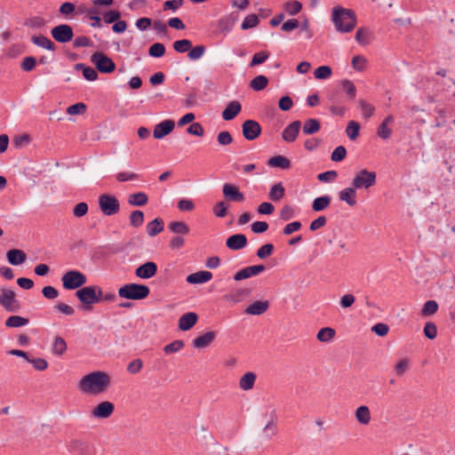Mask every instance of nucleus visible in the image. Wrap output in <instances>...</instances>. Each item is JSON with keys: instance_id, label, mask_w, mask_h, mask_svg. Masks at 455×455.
<instances>
[{"instance_id": "f257e3e1", "label": "nucleus", "mask_w": 455, "mask_h": 455, "mask_svg": "<svg viewBox=\"0 0 455 455\" xmlns=\"http://www.w3.org/2000/svg\"><path fill=\"white\" fill-rule=\"evenodd\" d=\"M110 384V377L104 371H92L84 376L79 382V389L85 394H100Z\"/></svg>"}, {"instance_id": "f03ea898", "label": "nucleus", "mask_w": 455, "mask_h": 455, "mask_svg": "<svg viewBox=\"0 0 455 455\" xmlns=\"http://www.w3.org/2000/svg\"><path fill=\"white\" fill-rule=\"evenodd\" d=\"M331 20L340 33L351 32L357 22L355 12L353 10L339 5L332 9Z\"/></svg>"}, {"instance_id": "7ed1b4c3", "label": "nucleus", "mask_w": 455, "mask_h": 455, "mask_svg": "<svg viewBox=\"0 0 455 455\" xmlns=\"http://www.w3.org/2000/svg\"><path fill=\"white\" fill-rule=\"evenodd\" d=\"M76 298L81 303V309L84 311H92V306L99 303L100 296V286L88 285L83 286L75 292Z\"/></svg>"}, {"instance_id": "20e7f679", "label": "nucleus", "mask_w": 455, "mask_h": 455, "mask_svg": "<svg viewBox=\"0 0 455 455\" xmlns=\"http://www.w3.org/2000/svg\"><path fill=\"white\" fill-rule=\"evenodd\" d=\"M150 289L142 283H130L118 289V296L130 300H141L148 297Z\"/></svg>"}, {"instance_id": "39448f33", "label": "nucleus", "mask_w": 455, "mask_h": 455, "mask_svg": "<svg viewBox=\"0 0 455 455\" xmlns=\"http://www.w3.org/2000/svg\"><path fill=\"white\" fill-rule=\"evenodd\" d=\"M61 283L65 290L77 291L87 283V277L83 272L76 269H71L62 275Z\"/></svg>"}, {"instance_id": "423d86ee", "label": "nucleus", "mask_w": 455, "mask_h": 455, "mask_svg": "<svg viewBox=\"0 0 455 455\" xmlns=\"http://www.w3.org/2000/svg\"><path fill=\"white\" fill-rule=\"evenodd\" d=\"M376 181L377 174L375 172L363 169L356 172L351 185L355 189H369L376 184Z\"/></svg>"}, {"instance_id": "0eeeda50", "label": "nucleus", "mask_w": 455, "mask_h": 455, "mask_svg": "<svg viewBox=\"0 0 455 455\" xmlns=\"http://www.w3.org/2000/svg\"><path fill=\"white\" fill-rule=\"evenodd\" d=\"M99 207L106 216H112L119 212L120 203L118 199L110 194H102L98 198Z\"/></svg>"}, {"instance_id": "6e6552de", "label": "nucleus", "mask_w": 455, "mask_h": 455, "mask_svg": "<svg viewBox=\"0 0 455 455\" xmlns=\"http://www.w3.org/2000/svg\"><path fill=\"white\" fill-rule=\"evenodd\" d=\"M91 61L96 69L102 74H110L116 69V63L102 52H95L91 56Z\"/></svg>"}, {"instance_id": "1a4fd4ad", "label": "nucleus", "mask_w": 455, "mask_h": 455, "mask_svg": "<svg viewBox=\"0 0 455 455\" xmlns=\"http://www.w3.org/2000/svg\"><path fill=\"white\" fill-rule=\"evenodd\" d=\"M0 305L10 313H17L21 309L20 302L16 299V294L12 290L1 288Z\"/></svg>"}, {"instance_id": "9d476101", "label": "nucleus", "mask_w": 455, "mask_h": 455, "mask_svg": "<svg viewBox=\"0 0 455 455\" xmlns=\"http://www.w3.org/2000/svg\"><path fill=\"white\" fill-rule=\"evenodd\" d=\"M51 35L56 42L66 44L73 39L74 31L70 25L60 24L52 28Z\"/></svg>"}, {"instance_id": "9b49d317", "label": "nucleus", "mask_w": 455, "mask_h": 455, "mask_svg": "<svg viewBox=\"0 0 455 455\" xmlns=\"http://www.w3.org/2000/svg\"><path fill=\"white\" fill-rule=\"evenodd\" d=\"M260 124L252 119H247L242 124V133L247 140H254L261 134Z\"/></svg>"}, {"instance_id": "f8f14e48", "label": "nucleus", "mask_w": 455, "mask_h": 455, "mask_svg": "<svg viewBox=\"0 0 455 455\" xmlns=\"http://www.w3.org/2000/svg\"><path fill=\"white\" fill-rule=\"evenodd\" d=\"M266 270V267L263 264L249 266L237 271L233 279L236 282L250 278L259 275Z\"/></svg>"}, {"instance_id": "ddd939ff", "label": "nucleus", "mask_w": 455, "mask_h": 455, "mask_svg": "<svg viewBox=\"0 0 455 455\" xmlns=\"http://www.w3.org/2000/svg\"><path fill=\"white\" fill-rule=\"evenodd\" d=\"M175 128V122L172 119H165L156 124L153 131V137L156 140L164 139L172 132Z\"/></svg>"}, {"instance_id": "4468645a", "label": "nucleus", "mask_w": 455, "mask_h": 455, "mask_svg": "<svg viewBox=\"0 0 455 455\" xmlns=\"http://www.w3.org/2000/svg\"><path fill=\"white\" fill-rule=\"evenodd\" d=\"M222 194L226 200L231 202L241 203L245 199L243 193L239 190L238 187L231 183H225L223 185Z\"/></svg>"}, {"instance_id": "2eb2a0df", "label": "nucleus", "mask_w": 455, "mask_h": 455, "mask_svg": "<svg viewBox=\"0 0 455 455\" xmlns=\"http://www.w3.org/2000/svg\"><path fill=\"white\" fill-rule=\"evenodd\" d=\"M157 273V265L154 261H147L135 269L136 276L141 279H149Z\"/></svg>"}, {"instance_id": "dca6fc26", "label": "nucleus", "mask_w": 455, "mask_h": 455, "mask_svg": "<svg viewBox=\"0 0 455 455\" xmlns=\"http://www.w3.org/2000/svg\"><path fill=\"white\" fill-rule=\"evenodd\" d=\"M115 406L111 402L100 403L92 411V416L97 419H107L114 412Z\"/></svg>"}, {"instance_id": "f3484780", "label": "nucleus", "mask_w": 455, "mask_h": 455, "mask_svg": "<svg viewBox=\"0 0 455 455\" xmlns=\"http://www.w3.org/2000/svg\"><path fill=\"white\" fill-rule=\"evenodd\" d=\"M301 127V122L299 120L291 122L288 124L282 132V139L288 143L293 142L296 140L299 130Z\"/></svg>"}, {"instance_id": "a211bd4d", "label": "nucleus", "mask_w": 455, "mask_h": 455, "mask_svg": "<svg viewBox=\"0 0 455 455\" xmlns=\"http://www.w3.org/2000/svg\"><path fill=\"white\" fill-rule=\"evenodd\" d=\"M247 237L243 234H235L228 237L226 245L229 250L238 251L247 245Z\"/></svg>"}, {"instance_id": "6ab92c4d", "label": "nucleus", "mask_w": 455, "mask_h": 455, "mask_svg": "<svg viewBox=\"0 0 455 455\" xmlns=\"http://www.w3.org/2000/svg\"><path fill=\"white\" fill-rule=\"evenodd\" d=\"M242 111V105L237 100H232L228 103L225 109L221 113V116L225 121L235 119Z\"/></svg>"}, {"instance_id": "aec40b11", "label": "nucleus", "mask_w": 455, "mask_h": 455, "mask_svg": "<svg viewBox=\"0 0 455 455\" xmlns=\"http://www.w3.org/2000/svg\"><path fill=\"white\" fill-rule=\"evenodd\" d=\"M69 451L74 455H90L91 447L88 442L80 439L72 440L69 443Z\"/></svg>"}, {"instance_id": "412c9836", "label": "nucleus", "mask_w": 455, "mask_h": 455, "mask_svg": "<svg viewBox=\"0 0 455 455\" xmlns=\"http://www.w3.org/2000/svg\"><path fill=\"white\" fill-rule=\"evenodd\" d=\"M198 321V315L195 312H188L182 315L179 319V329L183 331L192 329Z\"/></svg>"}, {"instance_id": "4be33fe9", "label": "nucleus", "mask_w": 455, "mask_h": 455, "mask_svg": "<svg viewBox=\"0 0 455 455\" xmlns=\"http://www.w3.org/2000/svg\"><path fill=\"white\" fill-rule=\"evenodd\" d=\"M212 278V274L210 271L200 270L196 273L190 274L186 277V282L190 284H202L209 282Z\"/></svg>"}, {"instance_id": "5701e85b", "label": "nucleus", "mask_w": 455, "mask_h": 455, "mask_svg": "<svg viewBox=\"0 0 455 455\" xmlns=\"http://www.w3.org/2000/svg\"><path fill=\"white\" fill-rule=\"evenodd\" d=\"M269 307L267 300H256L248 306L244 313L251 315H260L264 314Z\"/></svg>"}, {"instance_id": "b1692460", "label": "nucleus", "mask_w": 455, "mask_h": 455, "mask_svg": "<svg viewBox=\"0 0 455 455\" xmlns=\"http://www.w3.org/2000/svg\"><path fill=\"white\" fill-rule=\"evenodd\" d=\"M8 262L12 266H19L27 259V254L20 249H11L6 253Z\"/></svg>"}, {"instance_id": "393cba45", "label": "nucleus", "mask_w": 455, "mask_h": 455, "mask_svg": "<svg viewBox=\"0 0 455 455\" xmlns=\"http://www.w3.org/2000/svg\"><path fill=\"white\" fill-rule=\"evenodd\" d=\"M216 332L215 331H207L203 335L196 337L193 339L192 345L196 348H204L215 339Z\"/></svg>"}, {"instance_id": "a878e982", "label": "nucleus", "mask_w": 455, "mask_h": 455, "mask_svg": "<svg viewBox=\"0 0 455 455\" xmlns=\"http://www.w3.org/2000/svg\"><path fill=\"white\" fill-rule=\"evenodd\" d=\"M236 20H237V15H234L233 13L230 15L222 17L221 19L219 20V22H218V27H219L220 31L222 34L227 35L228 33H229L232 30Z\"/></svg>"}, {"instance_id": "bb28decb", "label": "nucleus", "mask_w": 455, "mask_h": 455, "mask_svg": "<svg viewBox=\"0 0 455 455\" xmlns=\"http://www.w3.org/2000/svg\"><path fill=\"white\" fill-rule=\"evenodd\" d=\"M267 164L270 167L280 168L282 170H288L291 166V161L282 155L270 157Z\"/></svg>"}, {"instance_id": "cd10ccee", "label": "nucleus", "mask_w": 455, "mask_h": 455, "mask_svg": "<svg viewBox=\"0 0 455 455\" xmlns=\"http://www.w3.org/2000/svg\"><path fill=\"white\" fill-rule=\"evenodd\" d=\"M339 199L346 202L349 206H355L356 201V189L351 185L339 193Z\"/></svg>"}, {"instance_id": "c85d7f7f", "label": "nucleus", "mask_w": 455, "mask_h": 455, "mask_svg": "<svg viewBox=\"0 0 455 455\" xmlns=\"http://www.w3.org/2000/svg\"><path fill=\"white\" fill-rule=\"evenodd\" d=\"M31 42L35 45L42 47L48 51L54 52L56 50V45L54 44V43L52 42L51 39H49L47 36H45L44 35L33 36L31 37Z\"/></svg>"}, {"instance_id": "c756f323", "label": "nucleus", "mask_w": 455, "mask_h": 455, "mask_svg": "<svg viewBox=\"0 0 455 455\" xmlns=\"http://www.w3.org/2000/svg\"><path fill=\"white\" fill-rule=\"evenodd\" d=\"M257 375L252 371L244 373L239 380V387L244 391L253 388Z\"/></svg>"}, {"instance_id": "7c9ffc66", "label": "nucleus", "mask_w": 455, "mask_h": 455, "mask_svg": "<svg viewBox=\"0 0 455 455\" xmlns=\"http://www.w3.org/2000/svg\"><path fill=\"white\" fill-rule=\"evenodd\" d=\"M164 222L161 218H156L147 225V234L149 236H156L164 230Z\"/></svg>"}, {"instance_id": "2f4dec72", "label": "nucleus", "mask_w": 455, "mask_h": 455, "mask_svg": "<svg viewBox=\"0 0 455 455\" xmlns=\"http://www.w3.org/2000/svg\"><path fill=\"white\" fill-rule=\"evenodd\" d=\"M321 129V123L318 119L309 118L304 122L303 133L306 135H312L318 132Z\"/></svg>"}, {"instance_id": "473e14b6", "label": "nucleus", "mask_w": 455, "mask_h": 455, "mask_svg": "<svg viewBox=\"0 0 455 455\" xmlns=\"http://www.w3.org/2000/svg\"><path fill=\"white\" fill-rule=\"evenodd\" d=\"M148 202V196L144 192H137L129 195L128 204L132 206H144Z\"/></svg>"}, {"instance_id": "72a5a7b5", "label": "nucleus", "mask_w": 455, "mask_h": 455, "mask_svg": "<svg viewBox=\"0 0 455 455\" xmlns=\"http://www.w3.org/2000/svg\"><path fill=\"white\" fill-rule=\"evenodd\" d=\"M28 323V318L20 315H11L5 320L4 325L7 328H20L27 325Z\"/></svg>"}, {"instance_id": "f704fd0d", "label": "nucleus", "mask_w": 455, "mask_h": 455, "mask_svg": "<svg viewBox=\"0 0 455 455\" xmlns=\"http://www.w3.org/2000/svg\"><path fill=\"white\" fill-rule=\"evenodd\" d=\"M331 201V198L328 195L316 197L312 203V210L314 212H322L330 205Z\"/></svg>"}, {"instance_id": "c9c22d12", "label": "nucleus", "mask_w": 455, "mask_h": 455, "mask_svg": "<svg viewBox=\"0 0 455 455\" xmlns=\"http://www.w3.org/2000/svg\"><path fill=\"white\" fill-rule=\"evenodd\" d=\"M285 195V188L282 182L275 183L270 188L268 197L274 202L280 201Z\"/></svg>"}, {"instance_id": "e433bc0d", "label": "nucleus", "mask_w": 455, "mask_h": 455, "mask_svg": "<svg viewBox=\"0 0 455 455\" xmlns=\"http://www.w3.org/2000/svg\"><path fill=\"white\" fill-rule=\"evenodd\" d=\"M268 84V78L266 76L259 75L256 76L250 82V87L255 91L259 92L264 90Z\"/></svg>"}, {"instance_id": "4c0bfd02", "label": "nucleus", "mask_w": 455, "mask_h": 455, "mask_svg": "<svg viewBox=\"0 0 455 455\" xmlns=\"http://www.w3.org/2000/svg\"><path fill=\"white\" fill-rule=\"evenodd\" d=\"M356 420L363 424L367 425L371 420V412L366 405L359 406L355 411Z\"/></svg>"}, {"instance_id": "58836bf2", "label": "nucleus", "mask_w": 455, "mask_h": 455, "mask_svg": "<svg viewBox=\"0 0 455 455\" xmlns=\"http://www.w3.org/2000/svg\"><path fill=\"white\" fill-rule=\"evenodd\" d=\"M251 294V289L241 288L232 294L227 295L226 299L231 300L235 303L240 302L243 299L249 297Z\"/></svg>"}, {"instance_id": "ea45409f", "label": "nucleus", "mask_w": 455, "mask_h": 455, "mask_svg": "<svg viewBox=\"0 0 455 455\" xmlns=\"http://www.w3.org/2000/svg\"><path fill=\"white\" fill-rule=\"evenodd\" d=\"M169 230L177 235H188L189 233L188 226L183 221H172L168 225Z\"/></svg>"}, {"instance_id": "a19ab883", "label": "nucleus", "mask_w": 455, "mask_h": 455, "mask_svg": "<svg viewBox=\"0 0 455 455\" xmlns=\"http://www.w3.org/2000/svg\"><path fill=\"white\" fill-rule=\"evenodd\" d=\"M439 308L438 303L435 300H427L423 305L420 315L423 317H428L437 312Z\"/></svg>"}, {"instance_id": "79ce46f5", "label": "nucleus", "mask_w": 455, "mask_h": 455, "mask_svg": "<svg viewBox=\"0 0 455 455\" xmlns=\"http://www.w3.org/2000/svg\"><path fill=\"white\" fill-rule=\"evenodd\" d=\"M371 35V32L369 28L362 27L357 29L355 38L361 45H366L369 43Z\"/></svg>"}, {"instance_id": "37998d69", "label": "nucleus", "mask_w": 455, "mask_h": 455, "mask_svg": "<svg viewBox=\"0 0 455 455\" xmlns=\"http://www.w3.org/2000/svg\"><path fill=\"white\" fill-rule=\"evenodd\" d=\"M283 8L287 13L294 16L301 12L302 4L297 0L287 1L284 4Z\"/></svg>"}, {"instance_id": "c03bdc74", "label": "nucleus", "mask_w": 455, "mask_h": 455, "mask_svg": "<svg viewBox=\"0 0 455 455\" xmlns=\"http://www.w3.org/2000/svg\"><path fill=\"white\" fill-rule=\"evenodd\" d=\"M67 350V343L61 337H56L52 344V353L56 355H62Z\"/></svg>"}, {"instance_id": "a18cd8bd", "label": "nucleus", "mask_w": 455, "mask_h": 455, "mask_svg": "<svg viewBox=\"0 0 455 455\" xmlns=\"http://www.w3.org/2000/svg\"><path fill=\"white\" fill-rule=\"evenodd\" d=\"M165 46L162 43H155L148 48V54L153 58H161L165 54Z\"/></svg>"}, {"instance_id": "49530a36", "label": "nucleus", "mask_w": 455, "mask_h": 455, "mask_svg": "<svg viewBox=\"0 0 455 455\" xmlns=\"http://www.w3.org/2000/svg\"><path fill=\"white\" fill-rule=\"evenodd\" d=\"M172 47L174 51L179 53H185L192 47V42L188 39H180L173 43Z\"/></svg>"}, {"instance_id": "de8ad7c7", "label": "nucleus", "mask_w": 455, "mask_h": 455, "mask_svg": "<svg viewBox=\"0 0 455 455\" xmlns=\"http://www.w3.org/2000/svg\"><path fill=\"white\" fill-rule=\"evenodd\" d=\"M360 124L355 121H349L346 129V133L349 140H355L359 136Z\"/></svg>"}, {"instance_id": "09e8293b", "label": "nucleus", "mask_w": 455, "mask_h": 455, "mask_svg": "<svg viewBox=\"0 0 455 455\" xmlns=\"http://www.w3.org/2000/svg\"><path fill=\"white\" fill-rule=\"evenodd\" d=\"M343 91L347 93L349 100H354L356 96V87L354 83L348 79L341 81Z\"/></svg>"}, {"instance_id": "8fccbe9b", "label": "nucleus", "mask_w": 455, "mask_h": 455, "mask_svg": "<svg viewBox=\"0 0 455 455\" xmlns=\"http://www.w3.org/2000/svg\"><path fill=\"white\" fill-rule=\"evenodd\" d=\"M144 222V213L142 211L135 210L130 214V225L133 228L140 227Z\"/></svg>"}, {"instance_id": "3c124183", "label": "nucleus", "mask_w": 455, "mask_h": 455, "mask_svg": "<svg viewBox=\"0 0 455 455\" xmlns=\"http://www.w3.org/2000/svg\"><path fill=\"white\" fill-rule=\"evenodd\" d=\"M335 336V331L334 329L331 327H323L322 328L317 335L316 338L318 340L322 342H328L330 341L333 337Z\"/></svg>"}, {"instance_id": "603ef678", "label": "nucleus", "mask_w": 455, "mask_h": 455, "mask_svg": "<svg viewBox=\"0 0 455 455\" xmlns=\"http://www.w3.org/2000/svg\"><path fill=\"white\" fill-rule=\"evenodd\" d=\"M331 74L332 70L331 67L325 65L318 67L314 71L315 78L319 80L328 79L331 77Z\"/></svg>"}, {"instance_id": "864d4df0", "label": "nucleus", "mask_w": 455, "mask_h": 455, "mask_svg": "<svg viewBox=\"0 0 455 455\" xmlns=\"http://www.w3.org/2000/svg\"><path fill=\"white\" fill-rule=\"evenodd\" d=\"M269 52L261 51L253 54L250 62V67L253 68L264 63L269 58Z\"/></svg>"}, {"instance_id": "5fc2aeb1", "label": "nucleus", "mask_w": 455, "mask_h": 455, "mask_svg": "<svg viewBox=\"0 0 455 455\" xmlns=\"http://www.w3.org/2000/svg\"><path fill=\"white\" fill-rule=\"evenodd\" d=\"M275 247L272 243H267L261 245L256 251V255L259 259H264L269 257L274 252Z\"/></svg>"}, {"instance_id": "6e6d98bb", "label": "nucleus", "mask_w": 455, "mask_h": 455, "mask_svg": "<svg viewBox=\"0 0 455 455\" xmlns=\"http://www.w3.org/2000/svg\"><path fill=\"white\" fill-rule=\"evenodd\" d=\"M205 50L206 48L203 44L191 47V49L188 51V58L191 60H199L204 54Z\"/></svg>"}, {"instance_id": "4d7b16f0", "label": "nucleus", "mask_w": 455, "mask_h": 455, "mask_svg": "<svg viewBox=\"0 0 455 455\" xmlns=\"http://www.w3.org/2000/svg\"><path fill=\"white\" fill-rule=\"evenodd\" d=\"M259 20L256 14L247 15L242 22L241 28L246 30L249 28H255L259 24Z\"/></svg>"}, {"instance_id": "13d9d810", "label": "nucleus", "mask_w": 455, "mask_h": 455, "mask_svg": "<svg viewBox=\"0 0 455 455\" xmlns=\"http://www.w3.org/2000/svg\"><path fill=\"white\" fill-rule=\"evenodd\" d=\"M347 156V148L344 146H338L331 155V160L332 162H341Z\"/></svg>"}, {"instance_id": "bf43d9fd", "label": "nucleus", "mask_w": 455, "mask_h": 455, "mask_svg": "<svg viewBox=\"0 0 455 455\" xmlns=\"http://www.w3.org/2000/svg\"><path fill=\"white\" fill-rule=\"evenodd\" d=\"M24 25L32 28H40L45 25V20L40 16H34L27 19Z\"/></svg>"}, {"instance_id": "052dcab7", "label": "nucleus", "mask_w": 455, "mask_h": 455, "mask_svg": "<svg viewBox=\"0 0 455 455\" xmlns=\"http://www.w3.org/2000/svg\"><path fill=\"white\" fill-rule=\"evenodd\" d=\"M86 12H87V15H88L89 19L91 20H92L91 26L92 28H101L102 27L101 20L98 15L97 9L94 7H91V8H88L86 10Z\"/></svg>"}, {"instance_id": "680f3d73", "label": "nucleus", "mask_w": 455, "mask_h": 455, "mask_svg": "<svg viewBox=\"0 0 455 455\" xmlns=\"http://www.w3.org/2000/svg\"><path fill=\"white\" fill-rule=\"evenodd\" d=\"M87 106L84 102H77L76 104L70 105L67 108V113L68 115H83L86 112Z\"/></svg>"}, {"instance_id": "e2e57ef3", "label": "nucleus", "mask_w": 455, "mask_h": 455, "mask_svg": "<svg viewBox=\"0 0 455 455\" xmlns=\"http://www.w3.org/2000/svg\"><path fill=\"white\" fill-rule=\"evenodd\" d=\"M296 216L293 207L289 204H285L280 211V219L283 221H288Z\"/></svg>"}, {"instance_id": "0e129e2a", "label": "nucleus", "mask_w": 455, "mask_h": 455, "mask_svg": "<svg viewBox=\"0 0 455 455\" xmlns=\"http://www.w3.org/2000/svg\"><path fill=\"white\" fill-rule=\"evenodd\" d=\"M184 345L185 344H184L183 340L176 339V340L171 342L170 344L166 345L164 347V351L167 355L176 353L179 350H180L184 347Z\"/></svg>"}, {"instance_id": "69168bd1", "label": "nucleus", "mask_w": 455, "mask_h": 455, "mask_svg": "<svg viewBox=\"0 0 455 455\" xmlns=\"http://www.w3.org/2000/svg\"><path fill=\"white\" fill-rule=\"evenodd\" d=\"M423 332L427 339H434L437 336V327L433 322H427L424 326Z\"/></svg>"}, {"instance_id": "338daca9", "label": "nucleus", "mask_w": 455, "mask_h": 455, "mask_svg": "<svg viewBox=\"0 0 455 455\" xmlns=\"http://www.w3.org/2000/svg\"><path fill=\"white\" fill-rule=\"evenodd\" d=\"M36 65V59L33 56L25 57L20 64V68L23 71L29 72L35 68Z\"/></svg>"}, {"instance_id": "774afa93", "label": "nucleus", "mask_w": 455, "mask_h": 455, "mask_svg": "<svg viewBox=\"0 0 455 455\" xmlns=\"http://www.w3.org/2000/svg\"><path fill=\"white\" fill-rule=\"evenodd\" d=\"M212 211L216 217L224 218L228 213V205L223 201L218 202Z\"/></svg>"}]
</instances>
